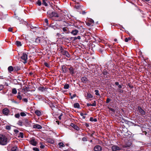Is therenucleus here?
I'll use <instances>...</instances> for the list:
<instances>
[{
	"mask_svg": "<svg viewBox=\"0 0 151 151\" xmlns=\"http://www.w3.org/2000/svg\"><path fill=\"white\" fill-rule=\"evenodd\" d=\"M27 55L26 53H23L21 57L22 60V61L24 64L27 63Z\"/></svg>",
	"mask_w": 151,
	"mask_h": 151,
	"instance_id": "obj_4",
	"label": "nucleus"
},
{
	"mask_svg": "<svg viewBox=\"0 0 151 151\" xmlns=\"http://www.w3.org/2000/svg\"><path fill=\"white\" fill-rule=\"evenodd\" d=\"M19 137H20L21 138H24V134L23 132H20L19 133Z\"/></svg>",
	"mask_w": 151,
	"mask_h": 151,
	"instance_id": "obj_40",
	"label": "nucleus"
},
{
	"mask_svg": "<svg viewBox=\"0 0 151 151\" xmlns=\"http://www.w3.org/2000/svg\"><path fill=\"white\" fill-rule=\"evenodd\" d=\"M33 150L35 151H39V149L36 147H33L32 149Z\"/></svg>",
	"mask_w": 151,
	"mask_h": 151,
	"instance_id": "obj_51",
	"label": "nucleus"
},
{
	"mask_svg": "<svg viewBox=\"0 0 151 151\" xmlns=\"http://www.w3.org/2000/svg\"><path fill=\"white\" fill-rule=\"evenodd\" d=\"M35 113L38 116H40L41 115V112L39 110H36L35 111Z\"/></svg>",
	"mask_w": 151,
	"mask_h": 151,
	"instance_id": "obj_25",
	"label": "nucleus"
},
{
	"mask_svg": "<svg viewBox=\"0 0 151 151\" xmlns=\"http://www.w3.org/2000/svg\"><path fill=\"white\" fill-rule=\"evenodd\" d=\"M131 84V83L130 82L128 83L127 85L128 86H129V88H134V86H133Z\"/></svg>",
	"mask_w": 151,
	"mask_h": 151,
	"instance_id": "obj_34",
	"label": "nucleus"
},
{
	"mask_svg": "<svg viewBox=\"0 0 151 151\" xmlns=\"http://www.w3.org/2000/svg\"><path fill=\"white\" fill-rule=\"evenodd\" d=\"M89 120L91 122H96L97 121V119L96 118H93L92 117H91L90 118Z\"/></svg>",
	"mask_w": 151,
	"mask_h": 151,
	"instance_id": "obj_30",
	"label": "nucleus"
},
{
	"mask_svg": "<svg viewBox=\"0 0 151 151\" xmlns=\"http://www.w3.org/2000/svg\"><path fill=\"white\" fill-rule=\"evenodd\" d=\"M132 145L131 142H130L128 141L125 144L123 145L122 147H130Z\"/></svg>",
	"mask_w": 151,
	"mask_h": 151,
	"instance_id": "obj_17",
	"label": "nucleus"
},
{
	"mask_svg": "<svg viewBox=\"0 0 151 151\" xmlns=\"http://www.w3.org/2000/svg\"><path fill=\"white\" fill-rule=\"evenodd\" d=\"M12 30H13L12 28H11V27L9 28L8 29V31H9V32H12Z\"/></svg>",
	"mask_w": 151,
	"mask_h": 151,
	"instance_id": "obj_64",
	"label": "nucleus"
},
{
	"mask_svg": "<svg viewBox=\"0 0 151 151\" xmlns=\"http://www.w3.org/2000/svg\"><path fill=\"white\" fill-rule=\"evenodd\" d=\"M81 82L83 83L86 84L89 82V81L86 77L84 76L81 78Z\"/></svg>",
	"mask_w": 151,
	"mask_h": 151,
	"instance_id": "obj_7",
	"label": "nucleus"
},
{
	"mask_svg": "<svg viewBox=\"0 0 151 151\" xmlns=\"http://www.w3.org/2000/svg\"><path fill=\"white\" fill-rule=\"evenodd\" d=\"M137 109L141 116H143L145 114V112L140 106H138Z\"/></svg>",
	"mask_w": 151,
	"mask_h": 151,
	"instance_id": "obj_6",
	"label": "nucleus"
},
{
	"mask_svg": "<svg viewBox=\"0 0 151 151\" xmlns=\"http://www.w3.org/2000/svg\"><path fill=\"white\" fill-rule=\"evenodd\" d=\"M109 109L110 111H112L113 112V113H112L113 114H114L115 113V110L114 109L111 108H109Z\"/></svg>",
	"mask_w": 151,
	"mask_h": 151,
	"instance_id": "obj_38",
	"label": "nucleus"
},
{
	"mask_svg": "<svg viewBox=\"0 0 151 151\" xmlns=\"http://www.w3.org/2000/svg\"><path fill=\"white\" fill-rule=\"evenodd\" d=\"M37 4L39 6L41 5V2L39 0H38Z\"/></svg>",
	"mask_w": 151,
	"mask_h": 151,
	"instance_id": "obj_54",
	"label": "nucleus"
},
{
	"mask_svg": "<svg viewBox=\"0 0 151 151\" xmlns=\"http://www.w3.org/2000/svg\"><path fill=\"white\" fill-rule=\"evenodd\" d=\"M7 137L4 135L0 134V145H5L8 142Z\"/></svg>",
	"mask_w": 151,
	"mask_h": 151,
	"instance_id": "obj_1",
	"label": "nucleus"
},
{
	"mask_svg": "<svg viewBox=\"0 0 151 151\" xmlns=\"http://www.w3.org/2000/svg\"><path fill=\"white\" fill-rule=\"evenodd\" d=\"M42 4L43 5H45V6H47V4L46 3L45 0H42Z\"/></svg>",
	"mask_w": 151,
	"mask_h": 151,
	"instance_id": "obj_43",
	"label": "nucleus"
},
{
	"mask_svg": "<svg viewBox=\"0 0 151 151\" xmlns=\"http://www.w3.org/2000/svg\"><path fill=\"white\" fill-rule=\"evenodd\" d=\"M131 40V38L130 37H129L128 38H126L124 40V41L126 42H127L129 40Z\"/></svg>",
	"mask_w": 151,
	"mask_h": 151,
	"instance_id": "obj_50",
	"label": "nucleus"
},
{
	"mask_svg": "<svg viewBox=\"0 0 151 151\" xmlns=\"http://www.w3.org/2000/svg\"><path fill=\"white\" fill-rule=\"evenodd\" d=\"M15 44L18 47H20L22 45L21 42L19 41H16L15 42Z\"/></svg>",
	"mask_w": 151,
	"mask_h": 151,
	"instance_id": "obj_24",
	"label": "nucleus"
},
{
	"mask_svg": "<svg viewBox=\"0 0 151 151\" xmlns=\"http://www.w3.org/2000/svg\"><path fill=\"white\" fill-rule=\"evenodd\" d=\"M41 41L40 38L38 37L35 39V42L37 43H40L41 42Z\"/></svg>",
	"mask_w": 151,
	"mask_h": 151,
	"instance_id": "obj_23",
	"label": "nucleus"
},
{
	"mask_svg": "<svg viewBox=\"0 0 151 151\" xmlns=\"http://www.w3.org/2000/svg\"><path fill=\"white\" fill-rule=\"evenodd\" d=\"M93 106H96V102L95 101H93V103L92 104Z\"/></svg>",
	"mask_w": 151,
	"mask_h": 151,
	"instance_id": "obj_59",
	"label": "nucleus"
},
{
	"mask_svg": "<svg viewBox=\"0 0 151 151\" xmlns=\"http://www.w3.org/2000/svg\"><path fill=\"white\" fill-rule=\"evenodd\" d=\"M104 46L103 45V47L102 48H99L98 49V52L103 55L104 54H105L106 53V50L104 48Z\"/></svg>",
	"mask_w": 151,
	"mask_h": 151,
	"instance_id": "obj_8",
	"label": "nucleus"
},
{
	"mask_svg": "<svg viewBox=\"0 0 151 151\" xmlns=\"http://www.w3.org/2000/svg\"><path fill=\"white\" fill-rule=\"evenodd\" d=\"M63 30L66 34H68L69 33L68 29L67 27H63Z\"/></svg>",
	"mask_w": 151,
	"mask_h": 151,
	"instance_id": "obj_22",
	"label": "nucleus"
},
{
	"mask_svg": "<svg viewBox=\"0 0 151 151\" xmlns=\"http://www.w3.org/2000/svg\"><path fill=\"white\" fill-rule=\"evenodd\" d=\"M76 96V94H73L71 96L70 99H73Z\"/></svg>",
	"mask_w": 151,
	"mask_h": 151,
	"instance_id": "obj_53",
	"label": "nucleus"
},
{
	"mask_svg": "<svg viewBox=\"0 0 151 151\" xmlns=\"http://www.w3.org/2000/svg\"><path fill=\"white\" fill-rule=\"evenodd\" d=\"M70 39L73 41H75L77 40L76 37H70Z\"/></svg>",
	"mask_w": 151,
	"mask_h": 151,
	"instance_id": "obj_44",
	"label": "nucleus"
},
{
	"mask_svg": "<svg viewBox=\"0 0 151 151\" xmlns=\"http://www.w3.org/2000/svg\"><path fill=\"white\" fill-rule=\"evenodd\" d=\"M79 31L77 29H74L72 31L71 33L73 35H76L78 33Z\"/></svg>",
	"mask_w": 151,
	"mask_h": 151,
	"instance_id": "obj_21",
	"label": "nucleus"
},
{
	"mask_svg": "<svg viewBox=\"0 0 151 151\" xmlns=\"http://www.w3.org/2000/svg\"><path fill=\"white\" fill-rule=\"evenodd\" d=\"M87 97L88 99L91 98L93 97V96L91 94L87 93Z\"/></svg>",
	"mask_w": 151,
	"mask_h": 151,
	"instance_id": "obj_33",
	"label": "nucleus"
},
{
	"mask_svg": "<svg viewBox=\"0 0 151 151\" xmlns=\"http://www.w3.org/2000/svg\"><path fill=\"white\" fill-rule=\"evenodd\" d=\"M123 86V84H122L121 85H119L118 86V90L120 89L121 88H122V86Z\"/></svg>",
	"mask_w": 151,
	"mask_h": 151,
	"instance_id": "obj_52",
	"label": "nucleus"
},
{
	"mask_svg": "<svg viewBox=\"0 0 151 151\" xmlns=\"http://www.w3.org/2000/svg\"><path fill=\"white\" fill-rule=\"evenodd\" d=\"M65 50L63 49L62 47H61L60 48V51L61 53H62Z\"/></svg>",
	"mask_w": 151,
	"mask_h": 151,
	"instance_id": "obj_58",
	"label": "nucleus"
},
{
	"mask_svg": "<svg viewBox=\"0 0 151 151\" xmlns=\"http://www.w3.org/2000/svg\"><path fill=\"white\" fill-rule=\"evenodd\" d=\"M103 75L105 76L106 78H108L109 77V74L108 71H107L106 69H104L102 72Z\"/></svg>",
	"mask_w": 151,
	"mask_h": 151,
	"instance_id": "obj_13",
	"label": "nucleus"
},
{
	"mask_svg": "<svg viewBox=\"0 0 151 151\" xmlns=\"http://www.w3.org/2000/svg\"><path fill=\"white\" fill-rule=\"evenodd\" d=\"M121 133L123 134V135L125 136H127L128 137H130L132 135V133L129 131H127V130L126 128H123L122 129V130H121Z\"/></svg>",
	"mask_w": 151,
	"mask_h": 151,
	"instance_id": "obj_2",
	"label": "nucleus"
},
{
	"mask_svg": "<svg viewBox=\"0 0 151 151\" xmlns=\"http://www.w3.org/2000/svg\"><path fill=\"white\" fill-rule=\"evenodd\" d=\"M14 70L16 71H18L20 69V67L18 66H14Z\"/></svg>",
	"mask_w": 151,
	"mask_h": 151,
	"instance_id": "obj_31",
	"label": "nucleus"
},
{
	"mask_svg": "<svg viewBox=\"0 0 151 151\" xmlns=\"http://www.w3.org/2000/svg\"><path fill=\"white\" fill-rule=\"evenodd\" d=\"M45 22L46 23V25H48V21L47 19H45Z\"/></svg>",
	"mask_w": 151,
	"mask_h": 151,
	"instance_id": "obj_56",
	"label": "nucleus"
},
{
	"mask_svg": "<svg viewBox=\"0 0 151 151\" xmlns=\"http://www.w3.org/2000/svg\"><path fill=\"white\" fill-rule=\"evenodd\" d=\"M122 120L124 121L125 124L129 125H132L133 124V123L132 122L129 121L128 120L123 119H122Z\"/></svg>",
	"mask_w": 151,
	"mask_h": 151,
	"instance_id": "obj_19",
	"label": "nucleus"
},
{
	"mask_svg": "<svg viewBox=\"0 0 151 151\" xmlns=\"http://www.w3.org/2000/svg\"><path fill=\"white\" fill-rule=\"evenodd\" d=\"M8 69L9 72H11L14 70V68L12 66H10L8 68Z\"/></svg>",
	"mask_w": 151,
	"mask_h": 151,
	"instance_id": "obj_26",
	"label": "nucleus"
},
{
	"mask_svg": "<svg viewBox=\"0 0 151 151\" xmlns=\"http://www.w3.org/2000/svg\"><path fill=\"white\" fill-rule=\"evenodd\" d=\"M93 149L95 151H101L102 148L100 146L97 145L94 147Z\"/></svg>",
	"mask_w": 151,
	"mask_h": 151,
	"instance_id": "obj_12",
	"label": "nucleus"
},
{
	"mask_svg": "<svg viewBox=\"0 0 151 151\" xmlns=\"http://www.w3.org/2000/svg\"><path fill=\"white\" fill-rule=\"evenodd\" d=\"M48 16L50 18H52L55 17H58L59 15L58 13L55 12H52L51 13H50L49 11L47 12Z\"/></svg>",
	"mask_w": 151,
	"mask_h": 151,
	"instance_id": "obj_3",
	"label": "nucleus"
},
{
	"mask_svg": "<svg viewBox=\"0 0 151 151\" xmlns=\"http://www.w3.org/2000/svg\"><path fill=\"white\" fill-rule=\"evenodd\" d=\"M63 114L62 113L60 115L58 116V119L60 120H61V116H63Z\"/></svg>",
	"mask_w": 151,
	"mask_h": 151,
	"instance_id": "obj_62",
	"label": "nucleus"
},
{
	"mask_svg": "<svg viewBox=\"0 0 151 151\" xmlns=\"http://www.w3.org/2000/svg\"><path fill=\"white\" fill-rule=\"evenodd\" d=\"M70 126L73 127L75 129L78 131L79 130V128L76 125L74 124L71 123L70 125Z\"/></svg>",
	"mask_w": 151,
	"mask_h": 151,
	"instance_id": "obj_18",
	"label": "nucleus"
},
{
	"mask_svg": "<svg viewBox=\"0 0 151 151\" xmlns=\"http://www.w3.org/2000/svg\"><path fill=\"white\" fill-rule=\"evenodd\" d=\"M29 88V87L28 86H25L24 87H23V89L24 90V91H29V90H28V89Z\"/></svg>",
	"mask_w": 151,
	"mask_h": 151,
	"instance_id": "obj_37",
	"label": "nucleus"
},
{
	"mask_svg": "<svg viewBox=\"0 0 151 151\" xmlns=\"http://www.w3.org/2000/svg\"><path fill=\"white\" fill-rule=\"evenodd\" d=\"M20 115L22 116H25L26 114L24 112H22L20 113Z\"/></svg>",
	"mask_w": 151,
	"mask_h": 151,
	"instance_id": "obj_49",
	"label": "nucleus"
},
{
	"mask_svg": "<svg viewBox=\"0 0 151 151\" xmlns=\"http://www.w3.org/2000/svg\"><path fill=\"white\" fill-rule=\"evenodd\" d=\"M74 107L75 108L79 109L80 108V105L78 103H75L74 104Z\"/></svg>",
	"mask_w": 151,
	"mask_h": 151,
	"instance_id": "obj_28",
	"label": "nucleus"
},
{
	"mask_svg": "<svg viewBox=\"0 0 151 151\" xmlns=\"http://www.w3.org/2000/svg\"><path fill=\"white\" fill-rule=\"evenodd\" d=\"M61 54L65 56L68 58H69L70 57V55L68 52L66 50H65Z\"/></svg>",
	"mask_w": 151,
	"mask_h": 151,
	"instance_id": "obj_11",
	"label": "nucleus"
},
{
	"mask_svg": "<svg viewBox=\"0 0 151 151\" xmlns=\"http://www.w3.org/2000/svg\"><path fill=\"white\" fill-rule=\"evenodd\" d=\"M59 145V147L61 148V147H64L65 145L62 142H59L58 144Z\"/></svg>",
	"mask_w": 151,
	"mask_h": 151,
	"instance_id": "obj_39",
	"label": "nucleus"
},
{
	"mask_svg": "<svg viewBox=\"0 0 151 151\" xmlns=\"http://www.w3.org/2000/svg\"><path fill=\"white\" fill-rule=\"evenodd\" d=\"M33 128L37 129H41L42 128V127L40 125L36 124L34 125L33 126Z\"/></svg>",
	"mask_w": 151,
	"mask_h": 151,
	"instance_id": "obj_20",
	"label": "nucleus"
},
{
	"mask_svg": "<svg viewBox=\"0 0 151 151\" xmlns=\"http://www.w3.org/2000/svg\"><path fill=\"white\" fill-rule=\"evenodd\" d=\"M44 65L46 67L50 68V65L47 62H45L44 63Z\"/></svg>",
	"mask_w": 151,
	"mask_h": 151,
	"instance_id": "obj_42",
	"label": "nucleus"
},
{
	"mask_svg": "<svg viewBox=\"0 0 151 151\" xmlns=\"http://www.w3.org/2000/svg\"><path fill=\"white\" fill-rule=\"evenodd\" d=\"M68 68L65 65H61V70L62 73H66L68 71Z\"/></svg>",
	"mask_w": 151,
	"mask_h": 151,
	"instance_id": "obj_10",
	"label": "nucleus"
},
{
	"mask_svg": "<svg viewBox=\"0 0 151 151\" xmlns=\"http://www.w3.org/2000/svg\"><path fill=\"white\" fill-rule=\"evenodd\" d=\"M9 109L7 108H4L3 109L2 113L5 115H8L9 113Z\"/></svg>",
	"mask_w": 151,
	"mask_h": 151,
	"instance_id": "obj_14",
	"label": "nucleus"
},
{
	"mask_svg": "<svg viewBox=\"0 0 151 151\" xmlns=\"http://www.w3.org/2000/svg\"><path fill=\"white\" fill-rule=\"evenodd\" d=\"M22 101L25 102H27L28 101V99L26 98H24L22 99Z\"/></svg>",
	"mask_w": 151,
	"mask_h": 151,
	"instance_id": "obj_60",
	"label": "nucleus"
},
{
	"mask_svg": "<svg viewBox=\"0 0 151 151\" xmlns=\"http://www.w3.org/2000/svg\"><path fill=\"white\" fill-rule=\"evenodd\" d=\"M4 88V86L3 85H1L0 86V91L1 90L3 89Z\"/></svg>",
	"mask_w": 151,
	"mask_h": 151,
	"instance_id": "obj_61",
	"label": "nucleus"
},
{
	"mask_svg": "<svg viewBox=\"0 0 151 151\" xmlns=\"http://www.w3.org/2000/svg\"><path fill=\"white\" fill-rule=\"evenodd\" d=\"M95 94L97 96H100V94L99 93V91L98 90H95Z\"/></svg>",
	"mask_w": 151,
	"mask_h": 151,
	"instance_id": "obj_41",
	"label": "nucleus"
},
{
	"mask_svg": "<svg viewBox=\"0 0 151 151\" xmlns=\"http://www.w3.org/2000/svg\"><path fill=\"white\" fill-rule=\"evenodd\" d=\"M69 87V85L68 84H65L64 87V88L65 89H68Z\"/></svg>",
	"mask_w": 151,
	"mask_h": 151,
	"instance_id": "obj_36",
	"label": "nucleus"
},
{
	"mask_svg": "<svg viewBox=\"0 0 151 151\" xmlns=\"http://www.w3.org/2000/svg\"><path fill=\"white\" fill-rule=\"evenodd\" d=\"M39 90L42 91H43L45 90V88L44 87H40L39 88Z\"/></svg>",
	"mask_w": 151,
	"mask_h": 151,
	"instance_id": "obj_45",
	"label": "nucleus"
},
{
	"mask_svg": "<svg viewBox=\"0 0 151 151\" xmlns=\"http://www.w3.org/2000/svg\"><path fill=\"white\" fill-rule=\"evenodd\" d=\"M68 69L69 70V72L71 75L73 76L75 73V69L72 66H71L70 67L68 68Z\"/></svg>",
	"mask_w": 151,
	"mask_h": 151,
	"instance_id": "obj_9",
	"label": "nucleus"
},
{
	"mask_svg": "<svg viewBox=\"0 0 151 151\" xmlns=\"http://www.w3.org/2000/svg\"><path fill=\"white\" fill-rule=\"evenodd\" d=\"M29 142L30 144L34 146H36L37 144V142L34 139H31Z\"/></svg>",
	"mask_w": 151,
	"mask_h": 151,
	"instance_id": "obj_15",
	"label": "nucleus"
},
{
	"mask_svg": "<svg viewBox=\"0 0 151 151\" xmlns=\"http://www.w3.org/2000/svg\"><path fill=\"white\" fill-rule=\"evenodd\" d=\"M118 91L119 92L121 93H122L124 92V91L122 90H121V89H119Z\"/></svg>",
	"mask_w": 151,
	"mask_h": 151,
	"instance_id": "obj_63",
	"label": "nucleus"
},
{
	"mask_svg": "<svg viewBox=\"0 0 151 151\" xmlns=\"http://www.w3.org/2000/svg\"><path fill=\"white\" fill-rule=\"evenodd\" d=\"M14 116L16 118H19L20 117V114L19 113H17Z\"/></svg>",
	"mask_w": 151,
	"mask_h": 151,
	"instance_id": "obj_47",
	"label": "nucleus"
},
{
	"mask_svg": "<svg viewBox=\"0 0 151 151\" xmlns=\"http://www.w3.org/2000/svg\"><path fill=\"white\" fill-rule=\"evenodd\" d=\"M23 125L26 127H29L30 125V122L27 118H24L23 119Z\"/></svg>",
	"mask_w": 151,
	"mask_h": 151,
	"instance_id": "obj_5",
	"label": "nucleus"
},
{
	"mask_svg": "<svg viewBox=\"0 0 151 151\" xmlns=\"http://www.w3.org/2000/svg\"><path fill=\"white\" fill-rule=\"evenodd\" d=\"M17 99H19L20 100H21L22 99V97L21 95H18L17 96Z\"/></svg>",
	"mask_w": 151,
	"mask_h": 151,
	"instance_id": "obj_48",
	"label": "nucleus"
},
{
	"mask_svg": "<svg viewBox=\"0 0 151 151\" xmlns=\"http://www.w3.org/2000/svg\"><path fill=\"white\" fill-rule=\"evenodd\" d=\"M17 124L19 125V126H22L23 125V121H22L20 120H19Z\"/></svg>",
	"mask_w": 151,
	"mask_h": 151,
	"instance_id": "obj_27",
	"label": "nucleus"
},
{
	"mask_svg": "<svg viewBox=\"0 0 151 151\" xmlns=\"http://www.w3.org/2000/svg\"><path fill=\"white\" fill-rule=\"evenodd\" d=\"M111 149L113 151H116L121 150L119 147L116 146H113L111 147Z\"/></svg>",
	"mask_w": 151,
	"mask_h": 151,
	"instance_id": "obj_16",
	"label": "nucleus"
},
{
	"mask_svg": "<svg viewBox=\"0 0 151 151\" xmlns=\"http://www.w3.org/2000/svg\"><path fill=\"white\" fill-rule=\"evenodd\" d=\"M6 129L9 130L11 129V126L9 125H6Z\"/></svg>",
	"mask_w": 151,
	"mask_h": 151,
	"instance_id": "obj_46",
	"label": "nucleus"
},
{
	"mask_svg": "<svg viewBox=\"0 0 151 151\" xmlns=\"http://www.w3.org/2000/svg\"><path fill=\"white\" fill-rule=\"evenodd\" d=\"M12 93L16 94L17 93V91L15 88H13L12 89Z\"/></svg>",
	"mask_w": 151,
	"mask_h": 151,
	"instance_id": "obj_35",
	"label": "nucleus"
},
{
	"mask_svg": "<svg viewBox=\"0 0 151 151\" xmlns=\"http://www.w3.org/2000/svg\"><path fill=\"white\" fill-rule=\"evenodd\" d=\"M47 142L50 144H53L54 143V141L53 139H48Z\"/></svg>",
	"mask_w": 151,
	"mask_h": 151,
	"instance_id": "obj_32",
	"label": "nucleus"
},
{
	"mask_svg": "<svg viewBox=\"0 0 151 151\" xmlns=\"http://www.w3.org/2000/svg\"><path fill=\"white\" fill-rule=\"evenodd\" d=\"M18 148L16 146H14L12 147L11 149V151H18Z\"/></svg>",
	"mask_w": 151,
	"mask_h": 151,
	"instance_id": "obj_29",
	"label": "nucleus"
},
{
	"mask_svg": "<svg viewBox=\"0 0 151 151\" xmlns=\"http://www.w3.org/2000/svg\"><path fill=\"white\" fill-rule=\"evenodd\" d=\"M111 100L110 99L107 98L106 100V103L107 104L109 103Z\"/></svg>",
	"mask_w": 151,
	"mask_h": 151,
	"instance_id": "obj_55",
	"label": "nucleus"
},
{
	"mask_svg": "<svg viewBox=\"0 0 151 151\" xmlns=\"http://www.w3.org/2000/svg\"><path fill=\"white\" fill-rule=\"evenodd\" d=\"M82 140L84 142H86L87 141V138L85 137H83L82 138Z\"/></svg>",
	"mask_w": 151,
	"mask_h": 151,
	"instance_id": "obj_57",
	"label": "nucleus"
}]
</instances>
